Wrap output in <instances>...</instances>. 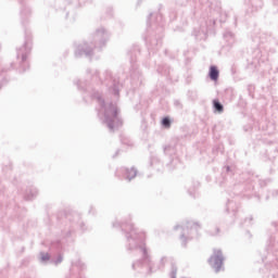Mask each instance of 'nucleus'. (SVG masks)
<instances>
[{
    "label": "nucleus",
    "mask_w": 278,
    "mask_h": 278,
    "mask_svg": "<svg viewBox=\"0 0 278 278\" xmlns=\"http://www.w3.org/2000/svg\"><path fill=\"white\" fill-rule=\"evenodd\" d=\"M49 258H50L49 254H42L41 255L42 262H48Z\"/></svg>",
    "instance_id": "nucleus-5"
},
{
    "label": "nucleus",
    "mask_w": 278,
    "mask_h": 278,
    "mask_svg": "<svg viewBox=\"0 0 278 278\" xmlns=\"http://www.w3.org/2000/svg\"><path fill=\"white\" fill-rule=\"evenodd\" d=\"M211 262L214 265L216 273L220 270V266H223V252L216 250L211 257Z\"/></svg>",
    "instance_id": "nucleus-1"
},
{
    "label": "nucleus",
    "mask_w": 278,
    "mask_h": 278,
    "mask_svg": "<svg viewBox=\"0 0 278 278\" xmlns=\"http://www.w3.org/2000/svg\"><path fill=\"white\" fill-rule=\"evenodd\" d=\"M213 105L216 111H218L219 113L223 112V110H224L223 104H220V102L218 100H214Z\"/></svg>",
    "instance_id": "nucleus-3"
},
{
    "label": "nucleus",
    "mask_w": 278,
    "mask_h": 278,
    "mask_svg": "<svg viewBox=\"0 0 278 278\" xmlns=\"http://www.w3.org/2000/svg\"><path fill=\"white\" fill-rule=\"evenodd\" d=\"M162 125L166 127V129L170 128V119L168 117L163 118Z\"/></svg>",
    "instance_id": "nucleus-4"
},
{
    "label": "nucleus",
    "mask_w": 278,
    "mask_h": 278,
    "mask_svg": "<svg viewBox=\"0 0 278 278\" xmlns=\"http://www.w3.org/2000/svg\"><path fill=\"white\" fill-rule=\"evenodd\" d=\"M218 75H219V72H218V67L216 66H211L210 67V73H208V76L210 78L213 80V81H218Z\"/></svg>",
    "instance_id": "nucleus-2"
}]
</instances>
